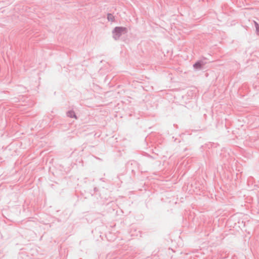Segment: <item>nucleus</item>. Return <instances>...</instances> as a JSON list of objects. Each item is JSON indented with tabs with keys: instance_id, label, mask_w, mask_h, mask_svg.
Returning <instances> with one entry per match:
<instances>
[{
	"instance_id": "nucleus-3",
	"label": "nucleus",
	"mask_w": 259,
	"mask_h": 259,
	"mask_svg": "<svg viewBox=\"0 0 259 259\" xmlns=\"http://www.w3.org/2000/svg\"><path fill=\"white\" fill-rule=\"evenodd\" d=\"M66 115L68 117L70 118H74L75 119L77 118V117L75 113V112L73 110H70L66 112Z\"/></svg>"
},
{
	"instance_id": "nucleus-6",
	"label": "nucleus",
	"mask_w": 259,
	"mask_h": 259,
	"mask_svg": "<svg viewBox=\"0 0 259 259\" xmlns=\"http://www.w3.org/2000/svg\"><path fill=\"white\" fill-rule=\"evenodd\" d=\"M254 25L256 29V32H257L259 31V24L256 22H254Z\"/></svg>"
},
{
	"instance_id": "nucleus-2",
	"label": "nucleus",
	"mask_w": 259,
	"mask_h": 259,
	"mask_svg": "<svg viewBox=\"0 0 259 259\" xmlns=\"http://www.w3.org/2000/svg\"><path fill=\"white\" fill-rule=\"evenodd\" d=\"M206 59L203 58V60H197L193 65V68L196 70L202 69L205 65L207 63V62L205 60Z\"/></svg>"
},
{
	"instance_id": "nucleus-5",
	"label": "nucleus",
	"mask_w": 259,
	"mask_h": 259,
	"mask_svg": "<svg viewBox=\"0 0 259 259\" xmlns=\"http://www.w3.org/2000/svg\"><path fill=\"white\" fill-rule=\"evenodd\" d=\"M97 190H98L97 188L96 187H94V190H93V191H92V190H91V191H90V193L91 194V195L92 196H93V195H94L96 191H97Z\"/></svg>"
},
{
	"instance_id": "nucleus-1",
	"label": "nucleus",
	"mask_w": 259,
	"mask_h": 259,
	"mask_svg": "<svg viewBox=\"0 0 259 259\" xmlns=\"http://www.w3.org/2000/svg\"><path fill=\"white\" fill-rule=\"evenodd\" d=\"M127 32V28L123 26H116L112 31V37L114 40H117L119 39V37L123 34H125Z\"/></svg>"
},
{
	"instance_id": "nucleus-7",
	"label": "nucleus",
	"mask_w": 259,
	"mask_h": 259,
	"mask_svg": "<svg viewBox=\"0 0 259 259\" xmlns=\"http://www.w3.org/2000/svg\"><path fill=\"white\" fill-rule=\"evenodd\" d=\"M146 156H147L148 157L151 158H152V159H154V158H153L152 156L150 155H149V154H147V153H146Z\"/></svg>"
},
{
	"instance_id": "nucleus-4",
	"label": "nucleus",
	"mask_w": 259,
	"mask_h": 259,
	"mask_svg": "<svg viewBox=\"0 0 259 259\" xmlns=\"http://www.w3.org/2000/svg\"><path fill=\"white\" fill-rule=\"evenodd\" d=\"M107 19L108 21H110L111 22L115 21V17L111 13H108L107 15Z\"/></svg>"
}]
</instances>
